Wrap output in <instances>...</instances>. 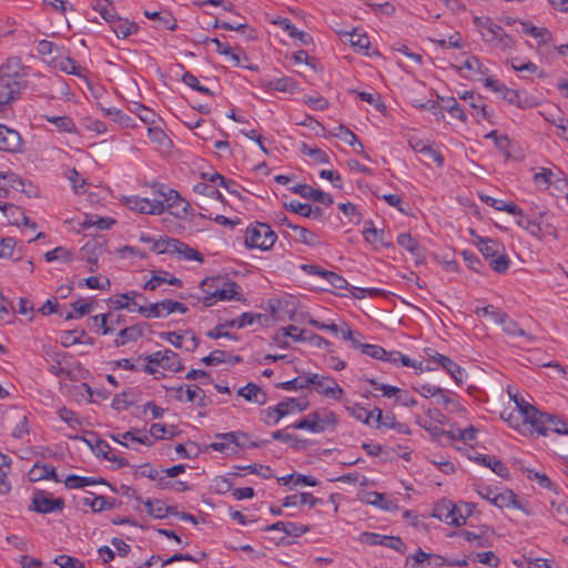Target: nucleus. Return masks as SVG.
I'll use <instances>...</instances> for the list:
<instances>
[{
	"instance_id": "1",
	"label": "nucleus",
	"mask_w": 568,
	"mask_h": 568,
	"mask_svg": "<svg viewBox=\"0 0 568 568\" xmlns=\"http://www.w3.org/2000/svg\"><path fill=\"white\" fill-rule=\"evenodd\" d=\"M18 63H8L0 68V112L19 99L26 89V80L18 72Z\"/></svg>"
},
{
	"instance_id": "2",
	"label": "nucleus",
	"mask_w": 568,
	"mask_h": 568,
	"mask_svg": "<svg viewBox=\"0 0 568 568\" xmlns=\"http://www.w3.org/2000/svg\"><path fill=\"white\" fill-rule=\"evenodd\" d=\"M473 22L485 42L490 43L500 50L513 48L514 39L489 17H474Z\"/></svg>"
},
{
	"instance_id": "3",
	"label": "nucleus",
	"mask_w": 568,
	"mask_h": 568,
	"mask_svg": "<svg viewBox=\"0 0 568 568\" xmlns=\"http://www.w3.org/2000/svg\"><path fill=\"white\" fill-rule=\"evenodd\" d=\"M478 246L495 272L505 273L509 268L510 260L505 254V247L501 243L491 239H479Z\"/></svg>"
},
{
	"instance_id": "4",
	"label": "nucleus",
	"mask_w": 568,
	"mask_h": 568,
	"mask_svg": "<svg viewBox=\"0 0 568 568\" xmlns=\"http://www.w3.org/2000/svg\"><path fill=\"white\" fill-rule=\"evenodd\" d=\"M152 189L153 195H158L162 204L165 205V211H169L172 215L179 219L186 216L190 204L178 191L160 183L153 184Z\"/></svg>"
},
{
	"instance_id": "5",
	"label": "nucleus",
	"mask_w": 568,
	"mask_h": 568,
	"mask_svg": "<svg viewBox=\"0 0 568 568\" xmlns=\"http://www.w3.org/2000/svg\"><path fill=\"white\" fill-rule=\"evenodd\" d=\"M337 423V417L329 410H316L310 413L301 420L292 424L290 427L294 429H307L312 433H323L329 427H334Z\"/></svg>"
},
{
	"instance_id": "6",
	"label": "nucleus",
	"mask_w": 568,
	"mask_h": 568,
	"mask_svg": "<svg viewBox=\"0 0 568 568\" xmlns=\"http://www.w3.org/2000/svg\"><path fill=\"white\" fill-rule=\"evenodd\" d=\"M277 236L270 225L256 223L246 229L245 245L250 248L270 250Z\"/></svg>"
},
{
	"instance_id": "7",
	"label": "nucleus",
	"mask_w": 568,
	"mask_h": 568,
	"mask_svg": "<svg viewBox=\"0 0 568 568\" xmlns=\"http://www.w3.org/2000/svg\"><path fill=\"white\" fill-rule=\"evenodd\" d=\"M138 312L146 318H153L162 317L173 312H180L184 314L187 312V307L183 303L172 300H164L158 303L150 304L148 306L139 305Z\"/></svg>"
},
{
	"instance_id": "8",
	"label": "nucleus",
	"mask_w": 568,
	"mask_h": 568,
	"mask_svg": "<svg viewBox=\"0 0 568 568\" xmlns=\"http://www.w3.org/2000/svg\"><path fill=\"white\" fill-rule=\"evenodd\" d=\"M359 541L372 546H383L386 548L394 549L399 554H405L407 546L398 536H387L377 532L364 531L359 535Z\"/></svg>"
},
{
	"instance_id": "9",
	"label": "nucleus",
	"mask_w": 568,
	"mask_h": 568,
	"mask_svg": "<svg viewBox=\"0 0 568 568\" xmlns=\"http://www.w3.org/2000/svg\"><path fill=\"white\" fill-rule=\"evenodd\" d=\"M124 204L132 211H136L141 214L160 215L165 211V205L162 204L158 195L150 200L140 196H128L124 197Z\"/></svg>"
},
{
	"instance_id": "10",
	"label": "nucleus",
	"mask_w": 568,
	"mask_h": 568,
	"mask_svg": "<svg viewBox=\"0 0 568 568\" xmlns=\"http://www.w3.org/2000/svg\"><path fill=\"white\" fill-rule=\"evenodd\" d=\"M105 240L95 237L89 240L80 250L81 260L89 264V272H95L99 267V257L105 251Z\"/></svg>"
},
{
	"instance_id": "11",
	"label": "nucleus",
	"mask_w": 568,
	"mask_h": 568,
	"mask_svg": "<svg viewBox=\"0 0 568 568\" xmlns=\"http://www.w3.org/2000/svg\"><path fill=\"white\" fill-rule=\"evenodd\" d=\"M281 332L283 336H290L296 342H307L312 346L317 348H325L331 345V343L324 337L315 333L308 332L306 329H300L295 325H288L287 327H283L281 328Z\"/></svg>"
},
{
	"instance_id": "12",
	"label": "nucleus",
	"mask_w": 568,
	"mask_h": 568,
	"mask_svg": "<svg viewBox=\"0 0 568 568\" xmlns=\"http://www.w3.org/2000/svg\"><path fill=\"white\" fill-rule=\"evenodd\" d=\"M310 379V385H314L320 394L333 399L342 398L344 390L333 377L311 374Z\"/></svg>"
},
{
	"instance_id": "13",
	"label": "nucleus",
	"mask_w": 568,
	"mask_h": 568,
	"mask_svg": "<svg viewBox=\"0 0 568 568\" xmlns=\"http://www.w3.org/2000/svg\"><path fill=\"white\" fill-rule=\"evenodd\" d=\"M64 508V499L50 498L43 491L39 490L33 494L30 510L40 514H51L61 511Z\"/></svg>"
},
{
	"instance_id": "14",
	"label": "nucleus",
	"mask_w": 568,
	"mask_h": 568,
	"mask_svg": "<svg viewBox=\"0 0 568 568\" xmlns=\"http://www.w3.org/2000/svg\"><path fill=\"white\" fill-rule=\"evenodd\" d=\"M240 300L239 285L226 280V284H221L219 288L211 292L210 296H203L202 303L205 307L214 305L217 301Z\"/></svg>"
},
{
	"instance_id": "15",
	"label": "nucleus",
	"mask_w": 568,
	"mask_h": 568,
	"mask_svg": "<svg viewBox=\"0 0 568 568\" xmlns=\"http://www.w3.org/2000/svg\"><path fill=\"white\" fill-rule=\"evenodd\" d=\"M292 193L298 194L304 199L312 200L313 202L324 204L326 206L333 204L334 200L331 194L314 189L307 184H296L288 189Z\"/></svg>"
},
{
	"instance_id": "16",
	"label": "nucleus",
	"mask_w": 568,
	"mask_h": 568,
	"mask_svg": "<svg viewBox=\"0 0 568 568\" xmlns=\"http://www.w3.org/2000/svg\"><path fill=\"white\" fill-rule=\"evenodd\" d=\"M0 150L9 153L22 151V138L16 130L0 124Z\"/></svg>"
},
{
	"instance_id": "17",
	"label": "nucleus",
	"mask_w": 568,
	"mask_h": 568,
	"mask_svg": "<svg viewBox=\"0 0 568 568\" xmlns=\"http://www.w3.org/2000/svg\"><path fill=\"white\" fill-rule=\"evenodd\" d=\"M541 424L536 425L534 432L539 435H547L548 432H554L556 434H568V422L558 418L557 416H552L549 414L542 413V418H540Z\"/></svg>"
},
{
	"instance_id": "18",
	"label": "nucleus",
	"mask_w": 568,
	"mask_h": 568,
	"mask_svg": "<svg viewBox=\"0 0 568 568\" xmlns=\"http://www.w3.org/2000/svg\"><path fill=\"white\" fill-rule=\"evenodd\" d=\"M141 241L152 242V250L154 252H156L158 254L166 253V254H172V255L173 254L179 255V253L182 250V246L184 244V242H182L178 239L168 237V236L160 237L156 241L142 236Z\"/></svg>"
},
{
	"instance_id": "19",
	"label": "nucleus",
	"mask_w": 568,
	"mask_h": 568,
	"mask_svg": "<svg viewBox=\"0 0 568 568\" xmlns=\"http://www.w3.org/2000/svg\"><path fill=\"white\" fill-rule=\"evenodd\" d=\"M516 405L518 407L517 415L521 418L523 425H529L531 432H534L536 425L541 424L542 413L523 398L520 402L516 399Z\"/></svg>"
},
{
	"instance_id": "20",
	"label": "nucleus",
	"mask_w": 568,
	"mask_h": 568,
	"mask_svg": "<svg viewBox=\"0 0 568 568\" xmlns=\"http://www.w3.org/2000/svg\"><path fill=\"white\" fill-rule=\"evenodd\" d=\"M496 323L503 326V331L507 335L511 336H523L529 341H532V337L526 333L525 329L519 327L518 323L511 320L506 313H496Z\"/></svg>"
},
{
	"instance_id": "21",
	"label": "nucleus",
	"mask_w": 568,
	"mask_h": 568,
	"mask_svg": "<svg viewBox=\"0 0 568 568\" xmlns=\"http://www.w3.org/2000/svg\"><path fill=\"white\" fill-rule=\"evenodd\" d=\"M470 459L485 467L490 468L495 474H497L500 477H507L509 474L507 466L503 464L499 459H496L490 455L476 453L474 456L470 457Z\"/></svg>"
},
{
	"instance_id": "22",
	"label": "nucleus",
	"mask_w": 568,
	"mask_h": 568,
	"mask_svg": "<svg viewBox=\"0 0 568 568\" xmlns=\"http://www.w3.org/2000/svg\"><path fill=\"white\" fill-rule=\"evenodd\" d=\"M164 283L178 287H181L183 285L182 280L169 274V272L158 271L154 272L153 276L144 284V288L149 291H154Z\"/></svg>"
},
{
	"instance_id": "23",
	"label": "nucleus",
	"mask_w": 568,
	"mask_h": 568,
	"mask_svg": "<svg viewBox=\"0 0 568 568\" xmlns=\"http://www.w3.org/2000/svg\"><path fill=\"white\" fill-rule=\"evenodd\" d=\"M237 395L244 397L247 402L264 405L267 400L266 393L256 384L248 383L239 388Z\"/></svg>"
},
{
	"instance_id": "24",
	"label": "nucleus",
	"mask_w": 568,
	"mask_h": 568,
	"mask_svg": "<svg viewBox=\"0 0 568 568\" xmlns=\"http://www.w3.org/2000/svg\"><path fill=\"white\" fill-rule=\"evenodd\" d=\"M454 513L452 503H443L442 505H437L435 507L434 516L440 520H444L448 525L462 526L466 524V517H452Z\"/></svg>"
},
{
	"instance_id": "25",
	"label": "nucleus",
	"mask_w": 568,
	"mask_h": 568,
	"mask_svg": "<svg viewBox=\"0 0 568 568\" xmlns=\"http://www.w3.org/2000/svg\"><path fill=\"white\" fill-rule=\"evenodd\" d=\"M318 504H323V500L314 497L311 493H296V494L286 496L283 500L282 506L293 507V506L308 505L310 507H315Z\"/></svg>"
},
{
	"instance_id": "26",
	"label": "nucleus",
	"mask_w": 568,
	"mask_h": 568,
	"mask_svg": "<svg viewBox=\"0 0 568 568\" xmlns=\"http://www.w3.org/2000/svg\"><path fill=\"white\" fill-rule=\"evenodd\" d=\"M435 361L445 368V371L455 379L456 383H463L466 373L464 368H462L458 364H456L452 358L438 354L434 357Z\"/></svg>"
},
{
	"instance_id": "27",
	"label": "nucleus",
	"mask_w": 568,
	"mask_h": 568,
	"mask_svg": "<svg viewBox=\"0 0 568 568\" xmlns=\"http://www.w3.org/2000/svg\"><path fill=\"white\" fill-rule=\"evenodd\" d=\"M30 479L33 481L41 480V479H51L55 483L60 481V478L57 475L55 468L50 464H34V466L31 468L30 473Z\"/></svg>"
},
{
	"instance_id": "28",
	"label": "nucleus",
	"mask_w": 568,
	"mask_h": 568,
	"mask_svg": "<svg viewBox=\"0 0 568 568\" xmlns=\"http://www.w3.org/2000/svg\"><path fill=\"white\" fill-rule=\"evenodd\" d=\"M266 530H278L285 532L288 536L298 537L302 536L303 534H306L310 530V528L308 526L298 525L292 521H277L267 526Z\"/></svg>"
},
{
	"instance_id": "29",
	"label": "nucleus",
	"mask_w": 568,
	"mask_h": 568,
	"mask_svg": "<svg viewBox=\"0 0 568 568\" xmlns=\"http://www.w3.org/2000/svg\"><path fill=\"white\" fill-rule=\"evenodd\" d=\"M262 87L284 93H293L297 89L296 82L288 77L263 81Z\"/></svg>"
},
{
	"instance_id": "30",
	"label": "nucleus",
	"mask_w": 568,
	"mask_h": 568,
	"mask_svg": "<svg viewBox=\"0 0 568 568\" xmlns=\"http://www.w3.org/2000/svg\"><path fill=\"white\" fill-rule=\"evenodd\" d=\"M111 29L118 38L125 39L131 34H135L139 31V26L133 21L119 17L111 24Z\"/></svg>"
},
{
	"instance_id": "31",
	"label": "nucleus",
	"mask_w": 568,
	"mask_h": 568,
	"mask_svg": "<svg viewBox=\"0 0 568 568\" xmlns=\"http://www.w3.org/2000/svg\"><path fill=\"white\" fill-rule=\"evenodd\" d=\"M382 361L394 364L396 366L398 365V363H400L403 366H406V367L423 369V367H422L423 362H419L417 364L415 361L410 359L408 356L402 354L398 351H386L385 349V354H384Z\"/></svg>"
},
{
	"instance_id": "32",
	"label": "nucleus",
	"mask_w": 568,
	"mask_h": 568,
	"mask_svg": "<svg viewBox=\"0 0 568 568\" xmlns=\"http://www.w3.org/2000/svg\"><path fill=\"white\" fill-rule=\"evenodd\" d=\"M452 536H457L465 539L466 541L474 544L478 548H487L490 546L489 538L484 532H476L466 529L454 531Z\"/></svg>"
},
{
	"instance_id": "33",
	"label": "nucleus",
	"mask_w": 568,
	"mask_h": 568,
	"mask_svg": "<svg viewBox=\"0 0 568 568\" xmlns=\"http://www.w3.org/2000/svg\"><path fill=\"white\" fill-rule=\"evenodd\" d=\"M494 503L496 507L503 509V508H520V506L517 503V496L516 494L510 489H505L503 491H497L496 495H494Z\"/></svg>"
},
{
	"instance_id": "34",
	"label": "nucleus",
	"mask_w": 568,
	"mask_h": 568,
	"mask_svg": "<svg viewBox=\"0 0 568 568\" xmlns=\"http://www.w3.org/2000/svg\"><path fill=\"white\" fill-rule=\"evenodd\" d=\"M143 336V327L141 325H132L121 329L114 341L116 346L126 344L128 342H135Z\"/></svg>"
},
{
	"instance_id": "35",
	"label": "nucleus",
	"mask_w": 568,
	"mask_h": 568,
	"mask_svg": "<svg viewBox=\"0 0 568 568\" xmlns=\"http://www.w3.org/2000/svg\"><path fill=\"white\" fill-rule=\"evenodd\" d=\"M296 407L295 398L288 397L275 405L270 415H274V424H277L283 417L295 413Z\"/></svg>"
},
{
	"instance_id": "36",
	"label": "nucleus",
	"mask_w": 568,
	"mask_h": 568,
	"mask_svg": "<svg viewBox=\"0 0 568 568\" xmlns=\"http://www.w3.org/2000/svg\"><path fill=\"white\" fill-rule=\"evenodd\" d=\"M363 235L371 244L379 243L383 246H389V243L384 240V230L376 229L372 221L365 222Z\"/></svg>"
},
{
	"instance_id": "37",
	"label": "nucleus",
	"mask_w": 568,
	"mask_h": 568,
	"mask_svg": "<svg viewBox=\"0 0 568 568\" xmlns=\"http://www.w3.org/2000/svg\"><path fill=\"white\" fill-rule=\"evenodd\" d=\"M98 483L108 485L106 480L103 478H100L99 480H97L95 478H92V477H81L78 475H69L64 479V485L69 489L83 488L85 486L95 485Z\"/></svg>"
},
{
	"instance_id": "38",
	"label": "nucleus",
	"mask_w": 568,
	"mask_h": 568,
	"mask_svg": "<svg viewBox=\"0 0 568 568\" xmlns=\"http://www.w3.org/2000/svg\"><path fill=\"white\" fill-rule=\"evenodd\" d=\"M7 418L17 422V425L12 428V433H11L13 437L22 438L24 435H27L29 433L28 419H27V416L22 412L14 410Z\"/></svg>"
},
{
	"instance_id": "39",
	"label": "nucleus",
	"mask_w": 568,
	"mask_h": 568,
	"mask_svg": "<svg viewBox=\"0 0 568 568\" xmlns=\"http://www.w3.org/2000/svg\"><path fill=\"white\" fill-rule=\"evenodd\" d=\"M148 135L150 141L162 150H169L172 145V141L166 135V133L158 126H150L148 129Z\"/></svg>"
},
{
	"instance_id": "40",
	"label": "nucleus",
	"mask_w": 568,
	"mask_h": 568,
	"mask_svg": "<svg viewBox=\"0 0 568 568\" xmlns=\"http://www.w3.org/2000/svg\"><path fill=\"white\" fill-rule=\"evenodd\" d=\"M521 30L524 33L529 34L536 39H539L540 43H547L551 39V33L546 28H538L530 22H521Z\"/></svg>"
},
{
	"instance_id": "41",
	"label": "nucleus",
	"mask_w": 568,
	"mask_h": 568,
	"mask_svg": "<svg viewBox=\"0 0 568 568\" xmlns=\"http://www.w3.org/2000/svg\"><path fill=\"white\" fill-rule=\"evenodd\" d=\"M134 297H140L145 301L142 294L135 291H130L124 294L113 295L110 297L109 302L115 310L130 308V300H133Z\"/></svg>"
},
{
	"instance_id": "42",
	"label": "nucleus",
	"mask_w": 568,
	"mask_h": 568,
	"mask_svg": "<svg viewBox=\"0 0 568 568\" xmlns=\"http://www.w3.org/2000/svg\"><path fill=\"white\" fill-rule=\"evenodd\" d=\"M43 118L49 123H52L53 125H55L60 132L73 133L77 131V126H75L73 120L68 115H63V116L44 115Z\"/></svg>"
},
{
	"instance_id": "43",
	"label": "nucleus",
	"mask_w": 568,
	"mask_h": 568,
	"mask_svg": "<svg viewBox=\"0 0 568 568\" xmlns=\"http://www.w3.org/2000/svg\"><path fill=\"white\" fill-rule=\"evenodd\" d=\"M162 368L172 372H181L184 366L181 362L179 354L171 349L163 351Z\"/></svg>"
},
{
	"instance_id": "44",
	"label": "nucleus",
	"mask_w": 568,
	"mask_h": 568,
	"mask_svg": "<svg viewBox=\"0 0 568 568\" xmlns=\"http://www.w3.org/2000/svg\"><path fill=\"white\" fill-rule=\"evenodd\" d=\"M144 16L150 20L158 21L160 26L168 30L174 31L178 28L175 19L170 13L162 14L158 11H144Z\"/></svg>"
},
{
	"instance_id": "45",
	"label": "nucleus",
	"mask_w": 568,
	"mask_h": 568,
	"mask_svg": "<svg viewBox=\"0 0 568 568\" xmlns=\"http://www.w3.org/2000/svg\"><path fill=\"white\" fill-rule=\"evenodd\" d=\"M287 226L293 229L295 232H297L296 240L300 241L301 243L311 245V246H316L320 244L317 235L315 233H313L312 231H310L303 226H298V225H294V224H287Z\"/></svg>"
},
{
	"instance_id": "46",
	"label": "nucleus",
	"mask_w": 568,
	"mask_h": 568,
	"mask_svg": "<svg viewBox=\"0 0 568 568\" xmlns=\"http://www.w3.org/2000/svg\"><path fill=\"white\" fill-rule=\"evenodd\" d=\"M301 153L312 158L315 163H329L328 155L320 148L310 146L306 143H302Z\"/></svg>"
},
{
	"instance_id": "47",
	"label": "nucleus",
	"mask_w": 568,
	"mask_h": 568,
	"mask_svg": "<svg viewBox=\"0 0 568 568\" xmlns=\"http://www.w3.org/2000/svg\"><path fill=\"white\" fill-rule=\"evenodd\" d=\"M366 500L368 504L377 506L383 510H392L397 508V506L393 501L386 499L384 494L377 491L368 493Z\"/></svg>"
},
{
	"instance_id": "48",
	"label": "nucleus",
	"mask_w": 568,
	"mask_h": 568,
	"mask_svg": "<svg viewBox=\"0 0 568 568\" xmlns=\"http://www.w3.org/2000/svg\"><path fill=\"white\" fill-rule=\"evenodd\" d=\"M47 262L62 261L69 262L73 258V252L67 247L58 246L44 254Z\"/></svg>"
},
{
	"instance_id": "49",
	"label": "nucleus",
	"mask_w": 568,
	"mask_h": 568,
	"mask_svg": "<svg viewBox=\"0 0 568 568\" xmlns=\"http://www.w3.org/2000/svg\"><path fill=\"white\" fill-rule=\"evenodd\" d=\"M353 346L355 348H359L363 354L375 358V359H383V356L385 354V348H383L379 345H373V344H362L358 341H353Z\"/></svg>"
},
{
	"instance_id": "50",
	"label": "nucleus",
	"mask_w": 568,
	"mask_h": 568,
	"mask_svg": "<svg viewBox=\"0 0 568 568\" xmlns=\"http://www.w3.org/2000/svg\"><path fill=\"white\" fill-rule=\"evenodd\" d=\"M67 179L71 182L72 189L75 193L82 194L87 192V182L80 179V173L75 169H68L65 171Z\"/></svg>"
},
{
	"instance_id": "51",
	"label": "nucleus",
	"mask_w": 568,
	"mask_h": 568,
	"mask_svg": "<svg viewBox=\"0 0 568 568\" xmlns=\"http://www.w3.org/2000/svg\"><path fill=\"white\" fill-rule=\"evenodd\" d=\"M83 505L90 506L94 513H100L104 509L113 508V503H109L103 496L85 497Z\"/></svg>"
},
{
	"instance_id": "52",
	"label": "nucleus",
	"mask_w": 568,
	"mask_h": 568,
	"mask_svg": "<svg viewBox=\"0 0 568 568\" xmlns=\"http://www.w3.org/2000/svg\"><path fill=\"white\" fill-rule=\"evenodd\" d=\"M347 410L349 414L355 417L357 420H361L364 424L371 425V422L374 416V410H367L359 404H354L353 406H348Z\"/></svg>"
},
{
	"instance_id": "53",
	"label": "nucleus",
	"mask_w": 568,
	"mask_h": 568,
	"mask_svg": "<svg viewBox=\"0 0 568 568\" xmlns=\"http://www.w3.org/2000/svg\"><path fill=\"white\" fill-rule=\"evenodd\" d=\"M310 382H312V379H310V375H303L297 376L291 381L280 383L278 387L286 390H297L308 387Z\"/></svg>"
},
{
	"instance_id": "54",
	"label": "nucleus",
	"mask_w": 568,
	"mask_h": 568,
	"mask_svg": "<svg viewBox=\"0 0 568 568\" xmlns=\"http://www.w3.org/2000/svg\"><path fill=\"white\" fill-rule=\"evenodd\" d=\"M17 246V241L13 237H6L0 241V258H14V248ZM21 254L16 257V260H20Z\"/></svg>"
},
{
	"instance_id": "55",
	"label": "nucleus",
	"mask_w": 568,
	"mask_h": 568,
	"mask_svg": "<svg viewBox=\"0 0 568 568\" xmlns=\"http://www.w3.org/2000/svg\"><path fill=\"white\" fill-rule=\"evenodd\" d=\"M221 284H226L224 276L206 277L200 283V288L205 294L204 296H210L211 292L219 288Z\"/></svg>"
},
{
	"instance_id": "56",
	"label": "nucleus",
	"mask_w": 568,
	"mask_h": 568,
	"mask_svg": "<svg viewBox=\"0 0 568 568\" xmlns=\"http://www.w3.org/2000/svg\"><path fill=\"white\" fill-rule=\"evenodd\" d=\"M132 112L146 124H153L155 122V112L141 103H134Z\"/></svg>"
},
{
	"instance_id": "57",
	"label": "nucleus",
	"mask_w": 568,
	"mask_h": 568,
	"mask_svg": "<svg viewBox=\"0 0 568 568\" xmlns=\"http://www.w3.org/2000/svg\"><path fill=\"white\" fill-rule=\"evenodd\" d=\"M55 65L68 74L82 75V68L71 58H62Z\"/></svg>"
},
{
	"instance_id": "58",
	"label": "nucleus",
	"mask_w": 568,
	"mask_h": 568,
	"mask_svg": "<svg viewBox=\"0 0 568 568\" xmlns=\"http://www.w3.org/2000/svg\"><path fill=\"white\" fill-rule=\"evenodd\" d=\"M349 293L352 296H354L355 298H364L366 296H369V297H376V296H385L386 295V292L382 288H375V287H372V288H363V287H356V286H352V288H349Z\"/></svg>"
},
{
	"instance_id": "59",
	"label": "nucleus",
	"mask_w": 568,
	"mask_h": 568,
	"mask_svg": "<svg viewBox=\"0 0 568 568\" xmlns=\"http://www.w3.org/2000/svg\"><path fill=\"white\" fill-rule=\"evenodd\" d=\"M347 41L351 43V45L359 51L366 50L369 47V39L366 34L357 33L356 31H353L351 33H346Z\"/></svg>"
},
{
	"instance_id": "60",
	"label": "nucleus",
	"mask_w": 568,
	"mask_h": 568,
	"mask_svg": "<svg viewBox=\"0 0 568 568\" xmlns=\"http://www.w3.org/2000/svg\"><path fill=\"white\" fill-rule=\"evenodd\" d=\"M183 83H185L187 87L203 93L206 95H213V92L207 88L200 83L197 78L192 74L191 72H185L182 77Z\"/></svg>"
},
{
	"instance_id": "61",
	"label": "nucleus",
	"mask_w": 568,
	"mask_h": 568,
	"mask_svg": "<svg viewBox=\"0 0 568 568\" xmlns=\"http://www.w3.org/2000/svg\"><path fill=\"white\" fill-rule=\"evenodd\" d=\"M397 243L403 248L409 251L413 254H417L419 250L418 242L409 234L402 233L397 237Z\"/></svg>"
},
{
	"instance_id": "62",
	"label": "nucleus",
	"mask_w": 568,
	"mask_h": 568,
	"mask_svg": "<svg viewBox=\"0 0 568 568\" xmlns=\"http://www.w3.org/2000/svg\"><path fill=\"white\" fill-rule=\"evenodd\" d=\"M285 206L290 211H292L296 214H300L301 216H304V217H311L312 213H313V207L311 204L302 203L296 200L291 201L290 203L285 204Z\"/></svg>"
},
{
	"instance_id": "63",
	"label": "nucleus",
	"mask_w": 568,
	"mask_h": 568,
	"mask_svg": "<svg viewBox=\"0 0 568 568\" xmlns=\"http://www.w3.org/2000/svg\"><path fill=\"white\" fill-rule=\"evenodd\" d=\"M54 564L60 568H84V564L80 559L68 555L58 556Z\"/></svg>"
},
{
	"instance_id": "64",
	"label": "nucleus",
	"mask_w": 568,
	"mask_h": 568,
	"mask_svg": "<svg viewBox=\"0 0 568 568\" xmlns=\"http://www.w3.org/2000/svg\"><path fill=\"white\" fill-rule=\"evenodd\" d=\"M554 517L562 525H568V504H551Z\"/></svg>"
}]
</instances>
